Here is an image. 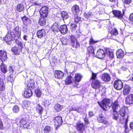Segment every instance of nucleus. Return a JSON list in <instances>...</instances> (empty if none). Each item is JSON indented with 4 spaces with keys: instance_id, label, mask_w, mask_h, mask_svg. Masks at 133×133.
Listing matches in <instances>:
<instances>
[{
    "instance_id": "1",
    "label": "nucleus",
    "mask_w": 133,
    "mask_h": 133,
    "mask_svg": "<svg viewBox=\"0 0 133 133\" xmlns=\"http://www.w3.org/2000/svg\"><path fill=\"white\" fill-rule=\"evenodd\" d=\"M100 107L104 110H107L109 109L112 106L113 111H116L119 107L117 102L115 101L112 103V101L109 99H103L101 103L98 102Z\"/></svg>"
},
{
    "instance_id": "2",
    "label": "nucleus",
    "mask_w": 133,
    "mask_h": 133,
    "mask_svg": "<svg viewBox=\"0 0 133 133\" xmlns=\"http://www.w3.org/2000/svg\"><path fill=\"white\" fill-rule=\"evenodd\" d=\"M16 45L12 47L11 49V51L16 55H18L20 54L22 52L23 48L22 43L17 41H15Z\"/></svg>"
},
{
    "instance_id": "3",
    "label": "nucleus",
    "mask_w": 133,
    "mask_h": 133,
    "mask_svg": "<svg viewBox=\"0 0 133 133\" xmlns=\"http://www.w3.org/2000/svg\"><path fill=\"white\" fill-rule=\"evenodd\" d=\"M21 31L19 30L18 26L14 27L12 30V32H11L10 34L12 36L14 39L15 41H18L17 39L20 37L21 36Z\"/></svg>"
},
{
    "instance_id": "4",
    "label": "nucleus",
    "mask_w": 133,
    "mask_h": 133,
    "mask_svg": "<svg viewBox=\"0 0 133 133\" xmlns=\"http://www.w3.org/2000/svg\"><path fill=\"white\" fill-rule=\"evenodd\" d=\"M128 110L126 107L122 108L119 111V113L120 115L122 117H123L127 115V118L125 119V125L126 126L127 125L128 122L129 121L128 117L127 112Z\"/></svg>"
},
{
    "instance_id": "5",
    "label": "nucleus",
    "mask_w": 133,
    "mask_h": 133,
    "mask_svg": "<svg viewBox=\"0 0 133 133\" xmlns=\"http://www.w3.org/2000/svg\"><path fill=\"white\" fill-rule=\"evenodd\" d=\"M48 8L46 6H42L39 11L41 17H47L48 14Z\"/></svg>"
},
{
    "instance_id": "6",
    "label": "nucleus",
    "mask_w": 133,
    "mask_h": 133,
    "mask_svg": "<svg viewBox=\"0 0 133 133\" xmlns=\"http://www.w3.org/2000/svg\"><path fill=\"white\" fill-rule=\"evenodd\" d=\"M70 38L71 45L73 47L77 48L79 47V44L74 35H71L70 36Z\"/></svg>"
},
{
    "instance_id": "7",
    "label": "nucleus",
    "mask_w": 133,
    "mask_h": 133,
    "mask_svg": "<svg viewBox=\"0 0 133 133\" xmlns=\"http://www.w3.org/2000/svg\"><path fill=\"white\" fill-rule=\"evenodd\" d=\"M27 88L32 89L36 88L34 80L30 78L27 81L26 83Z\"/></svg>"
},
{
    "instance_id": "8",
    "label": "nucleus",
    "mask_w": 133,
    "mask_h": 133,
    "mask_svg": "<svg viewBox=\"0 0 133 133\" xmlns=\"http://www.w3.org/2000/svg\"><path fill=\"white\" fill-rule=\"evenodd\" d=\"M114 85V88L117 90H120L123 87L122 82L119 80L115 81Z\"/></svg>"
},
{
    "instance_id": "9",
    "label": "nucleus",
    "mask_w": 133,
    "mask_h": 133,
    "mask_svg": "<svg viewBox=\"0 0 133 133\" xmlns=\"http://www.w3.org/2000/svg\"><path fill=\"white\" fill-rule=\"evenodd\" d=\"M7 53L6 51L0 50V60L3 63L7 61Z\"/></svg>"
},
{
    "instance_id": "10",
    "label": "nucleus",
    "mask_w": 133,
    "mask_h": 133,
    "mask_svg": "<svg viewBox=\"0 0 133 133\" xmlns=\"http://www.w3.org/2000/svg\"><path fill=\"white\" fill-rule=\"evenodd\" d=\"M112 12L115 16L120 19L122 18L124 14V11L122 13L120 11L118 10H114Z\"/></svg>"
},
{
    "instance_id": "11",
    "label": "nucleus",
    "mask_w": 133,
    "mask_h": 133,
    "mask_svg": "<svg viewBox=\"0 0 133 133\" xmlns=\"http://www.w3.org/2000/svg\"><path fill=\"white\" fill-rule=\"evenodd\" d=\"M46 32L43 29L38 30L36 33L37 36L38 38L42 39L45 36Z\"/></svg>"
},
{
    "instance_id": "12",
    "label": "nucleus",
    "mask_w": 133,
    "mask_h": 133,
    "mask_svg": "<svg viewBox=\"0 0 133 133\" xmlns=\"http://www.w3.org/2000/svg\"><path fill=\"white\" fill-rule=\"evenodd\" d=\"M82 76L80 74H75V79L73 81V82L77 85H78Z\"/></svg>"
},
{
    "instance_id": "13",
    "label": "nucleus",
    "mask_w": 133,
    "mask_h": 133,
    "mask_svg": "<svg viewBox=\"0 0 133 133\" xmlns=\"http://www.w3.org/2000/svg\"><path fill=\"white\" fill-rule=\"evenodd\" d=\"M21 19L23 23L26 25H30L31 24V20L27 17L24 15L21 17Z\"/></svg>"
},
{
    "instance_id": "14",
    "label": "nucleus",
    "mask_w": 133,
    "mask_h": 133,
    "mask_svg": "<svg viewBox=\"0 0 133 133\" xmlns=\"http://www.w3.org/2000/svg\"><path fill=\"white\" fill-rule=\"evenodd\" d=\"M105 54L104 51L102 49H98L96 53V57L99 58H103L105 56Z\"/></svg>"
},
{
    "instance_id": "15",
    "label": "nucleus",
    "mask_w": 133,
    "mask_h": 133,
    "mask_svg": "<svg viewBox=\"0 0 133 133\" xmlns=\"http://www.w3.org/2000/svg\"><path fill=\"white\" fill-rule=\"evenodd\" d=\"M101 82L99 80H95L93 81L91 84L92 87L94 89L99 88L101 86Z\"/></svg>"
},
{
    "instance_id": "16",
    "label": "nucleus",
    "mask_w": 133,
    "mask_h": 133,
    "mask_svg": "<svg viewBox=\"0 0 133 133\" xmlns=\"http://www.w3.org/2000/svg\"><path fill=\"white\" fill-rule=\"evenodd\" d=\"M32 94L33 93L31 89L27 88L25 89L24 93V96L25 98H29L32 96Z\"/></svg>"
},
{
    "instance_id": "17",
    "label": "nucleus",
    "mask_w": 133,
    "mask_h": 133,
    "mask_svg": "<svg viewBox=\"0 0 133 133\" xmlns=\"http://www.w3.org/2000/svg\"><path fill=\"white\" fill-rule=\"evenodd\" d=\"M101 79L105 82H108L110 81L111 78L109 74L107 73H104L101 76Z\"/></svg>"
},
{
    "instance_id": "18",
    "label": "nucleus",
    "mask_w": 133,
    "mask_h": 133,
    "mask_svg": "<svg viewBox=\"0 0 133 133\" xmlns=\"http://www.w3.org/2000/svg\"><path fill=\"white\" fill-rule=\"evenodd\" d=\"M97 120L99 123H103L105 124H109V123L107 121L105 118L102 114L99 115L98 117L97 118Z\"/></svg>"
},
{
    "instance_id": "19",
    "label": "nucleus",
    "mask_w": 133,
    "mask_h": 133,
    "mask_svg": "<svg viewBox=\"0 0 133 133\" xmlns=\"http://www.w3.org/2000/svg\"><path fill=\"white\" fill-rule=\"evenodd\" d=\"M125 102L129 104H133V94H130L126 97Z\"/></svg>"
},
{
    "instance_id": "20",
    "label": "nucleus",
    "mask_w": 133,
    "mask_h": 133,
    "mask_svg": "<svg viewBox=\"0 0 133 133\" xmlns=\"http://www.w3.org/2000/svg\"><path fill=\"white\" fill-rule=\"evenodd\" d=\"M130 87L128 85H125L124 87L123 91V95H126L129 94L130 92Z\"/></svg>"
},
{
    "instance_id": "21",
    "label": "nucleus",
    "mask_w": 133,
    "mask_h": 133,
    "mask_svg": "<svg viewBox=\"0 0 133 133\" xmlns=\"http://www.w3.org/2000/svg\"><path fill=\"white\" fill-rule=\"evenodd\" d=\"M35 108L36 111L39 115H41L43 111V107L39 104H37Z\"/></svg>"
},
{
    "instance_id": "22",
    "label": "nucleus",
    "mask_w": 133,
    "mask_h": 133,
    "mask_svg": "<svg viewBox=\"0 0 133 133\" xmlns=\"http://www.w3.org/2000/svg\"><path fill=\"white\" fill-rule=\"evenodd\" d=\"M71 11L74 14H77L79 12V6L77 5H73L71 8Z\"/></svg>"
},
{
    "instance_id": "23",
    "label": "nucleus",
    "mask_w": 133,
    "mask_h": 133,
    "mask_svg": "<svg viewBox=\"0 0 133 133\" xmlns=\"http://www.w3.org/2000/svg\"><path fill=\"white\" fill-rule=\"evenodd\" d=\"M59 30L63 34H66L68 31L67 26L65 25H61L60 27Z\"/></svg>"
},
{
    "instance_id": "24",
    "label": "nucleus",
    "mask_w": 133,
    "mask_h": 133,
    "mask_svg": "<svg viewBox=\"0 0 133 133\" xmlns=\"http://www.w3.org/2000/svg\"><path fill=\"white\" fill-rule=\"evenodd\" d=\"M2 78H3L2 79L1 78H0V91H4L5 90V84L3 81V79H5V75H3Z\"/></svg>"
},
{
    "instance_id": "25",
    "label": "nucleus",
    "mask_w": 133,
    "mask_h": 133,
    "mask_svg": "<svg viewBox=\"0 0 133 133\" xmlns=\"http://www.w3.org/2000/svg\"><path fill=\"white\" fill-rule=\"evenodd\" d=\"M116 54L117 58H121L124 57V52L121 49H118L116 52Z\"/></svg>"
},
{
    "instance_id": "26",
    "label": "nucleus",
    "mask_w": 133,
    "mask_h": 133,
    "mask_svg": "<svg viewBox=\"0 0 133 133\" xmlns=\"http://www.w3.org/2000/svg\"><path fill=\"white\" fill-rule=\"evenodd\" d=\"M0 68L1 72L4 74H5L7 72V66L3 63H2L0 65Z\"/></svg>"
},
{
    "instance_id": "27",
    "label": "nucleus",
    "mask_w": 133,
    "mask_h": 133,
    "mask_svg": "<svg viewBox=\"0 0 133 133\" xmlns=\"http://www.w3.org/2000/svg\"><path fill=\"white\" fill-rule=\"evenodd\" d=\"M76 128L79 131L81 132H83L85 128L83 124L79 123L77 125Z\"/></svg>"
},
{
    "instance_id": "28",
    "label": "nucleus",
    "mask_w": 133,
    "mask_h": 133,
    "mask_svg": "<svg viewBox=\"0 0 133 133\" xmlns=\"http://www.w3.org/2000/svg\"><path fill=\"white\" fill-rule=\"evenodd\" d=\"M45 17H41L39 19L38 23L39 25L41 26H43L46 24V19L45 18Z\"/></svg>"
},
{
    "instance_id": "29",
    "label": "nucleus",
    "mask_w": 133,
    "mask_h": 133,
    "mask_svg": "<svg viewBox=\"0 0 133 133\" xmlns=\"http://www.w3.org/2000/svg\"><path fill=\"white\" fill-rule=\"evenodd\" d=\"M12 36L9 35H7L5 36L3 38L4 40L8 43L9 42H11L12 40Z\"/></svg>"
},
{
    "instance_id": "30",
    "label": "nucleus",
    "mask_w": 133,
    "mask_h": 133,
    "mask_svg": "<svg viewBox=\"0 0 133 133\" xmlns=\"http://www.w3.org/2000/svg\"><path fill=\"white\" fill-rule=\"evenodd\" d=\"M17 10L19 12H21L24 10L23 5L22 4H18L16 6Z\"/></svg>"
},
{
    "instance_id": "31",
    "label": "nucleus",
    "mask_w": 133,
    "mask_h": 133,
    "mask_svg": "<svg viewBox=\"0 0 133 133\" xmlns=\"http://www.w3.org/2000/svg\"><path fill=\"white\" fill-rule=\"evenodd\" d=\"M52 130L51 127L49 125L45 126L43 130L44 133H50Z\"/></svg>"
},
{
    "instance_id": "32",
    "label": "nucleus",
    "mask_w": 133,
    "mask_h": 133,
    "mask_svg": "<svg viewBox=\"0 0 133 133\" xmlns=\"http://www.w3.org/2000/svg\"><path fill=\"white\" fill-rule=\"evenodd\" d=\"M51 29L52 31L55 32H58V25L57 23H55L52 25Z\"/></svg>"
},
{
    "instance_id": "33",
    "label": "nucleus",
    "mask_w": 133,
    "mask_h": 133,
    "mask_svg": "<svg viewBox=\"0 0 133 133\" xmlns=\"http://www.w3.org/2000/svg\"><path fill=\"white\" fill-rule=\"evenodd\" d=\"M72 76H68L66 79L65 81V84H71L72 82L71 80Z\"/></svg>"
},
{
    "instance_id": "34",
    "label": "nucleus",
    "mask_w": 133,
    "mask_h": 133,
    "mask_svg": "<svg viewBox=\"0 0 133 133\" xmlns=\"http://www.w3.org/2000/svg\"><path fill=\"white\" fill-rule=\"evenodd\" d=\"M12 110L14 113H17L19 111L20 108L18 106L15 105L13 107Z\"/></svg>"
},
{
    "instance_id": "35",
    "label": "nucleus",
    "mask_w": 133,
    "mask_h": 133,
    "mask_svg": "<svg viewBox=\"0 0 133 133\" xmlns=\"http://www.w3.org/2000/svg\"><path fill=\"white\" fill-rule=\"evenodd\" d=\"M30 104V102L27 100H24L23 101L22 106L25 108H28Z\"/></svg>"
},
{
    "instance_id": "36",
    "label": "nucleus",
    "mask_w": 133,
    "mask_h": 133,
    "mask_svg": "<svg viewBox=\"0 0 133 133\" xmlns=\"http://www.w3.org/2000/svg\"><path fill=\"white\" fill-rule=\"evenodd\" d=\"M28 121V119L26 117L22 118L19 121L20 125L22 126Z\"/></svg>"
},
{
    "instance_id": "37",
    "label": "nucleus",
    "mask_w": 133,
    "mask_h": 133,
    "mask_svg": "<svg viewBox=\"0 0 133 133\" xmlns=\"http://www.w3.org/2000/svg\"><path fill=\"white\" fill-rule=\"evenodd\" d=\"M61 15L63 19H66L68 18L69 16L67 13L65 11H63L61 13Z\"/></svg>"
},
{
    "instance_id": "38",
    "label": "nucleus",
    "mask_w": 133,
    "mask_h": 133,
    "mask_svg": "<svg viewBox=\"0 0 133 133\" xmlns=\"http://www.w3.org/2000/svg\"><path fill=\"white\" fill-rule=\"evenodd\" d=\"M54 122L55 126H56V129L57 130L58 126V116L56 117L54 119Z\"/></svg>"
},
{
    "instance_id": "39",
    "label": "nucleus",
    "mask_w": 133,
    "mask_h": 133,
    "mask_svg": "<svg viewBox=\"0 0 133 133\" xmlns=\"http://www.w3.org/2000/svg\"><path fill=\"white\" fill-rule=\"evenodd\" d=\"M90 55L93 54L94 52V50L93 47L92 46H89L87 49Z\"/></svg>"
},
{
    "instance_id": "40",
    "label": "nucleus",
    "mask_w": 133,
    "mask_h": 133,
    "mask_svg": "<svg viewBox=\"0 0 133 133\" xmlns=\"http://www.w3.org/2000/svg\"><path fill=\"white\" fill-rule=\"evenodd\" d=\"M35 93L37 97H40L41 96V92L39 89H37L35 90Z\"/></svg>"
},
{
    "instance_id": "41",
    "label": "nucleus",
    "mask_w": 133,
    "mask_h": 133,
    "mask_svg": "<svg viewBox=\"0 0 133 133\" xmlns=\"http://www.w3.org/2000/svg\"><path fill=\"white\" fill-rule=\"evenodd\" d=\"M113 119L117 120L118 118V115L116 111H113Z\"/></svg>"
},
{
    "instance_id": "42",
    "label": "nucleus",
    "mask_w": 133,
    "mask_h": 133,
    "mask_svg": "<svg viewBox=\"0 0 133 133\" xmlns=\"http://www.w3.org/2000/svg\"><path fill=\"white\" fill-rule=\"evenodd\" d=\"M84 17L87 19L89 18L92 16V13L91 12H89L88 13L85 12L84 14Z\"/></svg>"
},
{
    "instance_id": "43",
    "label": "nucleus",
    "mask_w": 133,
    "mask_h": 133,
    "mask_svg": "<svg viewBox=\"0 0 133 133\" xmlns=\"http://www.w3.org/2000/svg\"><path fill=\"white\" fill-rule=\"evenodd\" d=\"M105 50L106 51V53H107L108 52H109V57L111 58L114 57V53L112 52L109 51V49H106Z\"/></svg>"
},
{
    "instance_id": "44",
    "label": "nucleus",
    "mask_w": 133,
    "mask_h": 133,
    "mask_svg": "<svg viewBox=\"0 0 133 133\" xmlns=\"http://www.w3.org/2000/svg\"><path fill=\"white\" fill-rule=\"evenodd\" d=\"M110 33L112 35H116L118 34V32L116 29H112L110 32Z\"/></svg>"
},
{
    "instance_id": "45",
    "label": "nucleus",
    "mask_w": 133,
    "mask_h": 133,
    "mask_svg": "<svg viewBox=\"0 0 133 133\" xmlns=\"http://www.w3.org/2000/svg\"><path fill=\"white\" fill-rule=\"evenodd\" d=\"M22 126L23 129H28L30 126L29 123L27 121Z\"/></svg>"
},
{
    "instance_id": "46",
    "label": "nucleus",
    "mask_w": 133,
    "mask_h": 133,
    "mask_svg": "<svg viewBox=\"0 0 133 133\" xmlns=\"http://www.w3.org/2000/svg\"><path fill=\"white\" fill-rule=\"evenodd\" d=\"M97 73H94L93 72H92V76L91 78V79L93 80H96L95 79L96 77Z\"/></svg>"
},
{
    "instance_id": "47",
    "label": "nucleus",
    "mask_w": 133,
    "mask_h": 133,
    "mask_svg": "<svg viewBox=\"0 0 133 133\" xmlns=\"http://www.w3.org/2000/svg\"><path fill=\"white\" fill-rule=\"evenodd\" d=\"M61 41L62 44L63 45H66L68 42V40L65 38H62L61 39Z\"/></svg>"
},
{
    "instance_id": "48",
    "label": "nucleus",
    "mask_w": 133,
    "mask_h": 133,
    "mask_svg": "<svg viewBox=\"0 0 133 133\" xmlns=\"http://www.w3.org/2000/svg\"><path fill=\"white\" fill-rule=\"evenodd\" d=\"M100 92H102V94L105 93L106 92L105 88L104 87H100L99 88Z\"/></svg>"
},
{
    "instance_id": "49",
    "label": "nucleus",
    "mask_w": 133,
    "mask_h": 133,
    "mask_svg": "<svg viewBox=\"0 0 133 133\" xmlns=\"http://www.w3.org/2000/svg\"><path fill=\"white\" fill-rule=\"evenodd\" d=\"M81 20V18L77 15H76L75 17L74 21L75 22L78 23Z\"/></svg>"
},
{
    "instance_id": "50",
    "label": "nucleus",
    "mask_w": 133,
    "mask_h": 133,
    "mask_svg": "<svg viewBox=\"0 0 133 133\" xmlns=\"http://www.w3.org/2000/svg\"><path fill=\"white\" fill-rule=\"evenodd\" d=\"M9 69L10 74H11V75H13L14 71L13 67L11 66H10L9 67Z\"/></svg>"
},
{
    "instance_id": "51",
    "label": "nucleus",
    "mask_w": 133,
    "mask_h": 133,
    "mask_svg": "<svg viewBox=\"0 0 133 133\" xmlns=\"http://www.w3.org/2000/svg\"><path fill=\"white\" fill-rule=\"evenodd\" d=\"M8 80L9 81L12 83L14 81V77L12 76V75H11L10 74L8 78Z\"/></svg>"
},
{
    "instance_id": "52",
    "label": "nucleus",
    "mask_w": 133,
    "mask_h": 133,
    "mask_svg": "<svg viewBox=\"0 0 133 133\" xmlns=\"http://www.w3.org/2000/svg\"><path fill=\"white\" fill-rule=\"evenodd\" d=\"M77 28V25L76 24H73L71 25L70 27L71 29V30H75Z\"/></svg>"
},
{
    "instance_id": "53",
    "label": "nucleus",
    "mask_w": 133,
    "mask_h": 133,
    "mask_svg": "<svg viewBox=\"0 0 133 133\" xmlns=\"http://www.w3.org/2000/svg\"><path fill=\"white\" fill-rule=\"evenodd\" d=\"M64 73L62 71L59 70V79L62 78L64 76Z\"/></svg>"
},
{
    "instance_id": "54",
    "label": "nucleus",
    "mask_w": 133,
    "mask_h": 133,
    "mask_svg": "<svg viewBox=\"0 0 133 133\" xmlns=\"http://www.w3.org/2000/svg\"><path fill=\"white\" fill-rule=\"evenodd\" d=\"M76 111H77L78 112H83V109L81 107H78V108H76Z\"/></svg>"
},
{
    "instance_id": "55",
    "label": "nucleus",
    "mask_w": 133,
    "mask_h": 133,
    "mask_svg": "<svg viewBox=\"0 0 133 133\" xmlns=\"http://www.w3.org/2000/svg\"><path fill=\"white\" fill-rule=\"evenodd\" d=\"M97 42V41H94L92 38H91L90 39V44H94Z\"/></svg>"
},
{
    "instance_id": "56",
    "label": "nucleus",
    "mask_w": 133,
    "mask_h": 133,
    "mask_svg": "<svg viewBox=\"0 0 133 133\" xmlns=\"http://www.w3.org/2000/svg\"><path fill=\"white\" fill-rule=\"evenodd\" d=\"M124 2L126 4H129L131 2V0H124Z\"/></svg>"
},
{
    "instance_id": "57",
    "label": "nucleus",
    "mask_w": 133,
    "mask_h": 133,
    "mask_svg": "<svg viewBox=\"0 0 133 133\" xmlns=\"http://www.w3.org/2000/svg\"><path fill=\"white\" fill-rule=\"evenodd\" d=\"M54 108L55 110V112H58V104H56L54 107Z\"/></svg>"
},
{
    "instance_id": "58",
    "label": "nucleus",
    "mask_w": 133,
    "mask_h": 133,
    "mask_svg": "<svg viewBox=\"0 0 133 133\" xmlns=\"http://www.w3.org/2000/svg\"><path fill=\"white\" fill-rule=\"evenodd\" d=\"M129 19L131 22H133V13L131 14L129 16Z\"/></svg>"
},
{
    "instance_id": "59",
    "label": "nucleus",
    "mask_w": 133,
    "mask_h": 133,
    "mask_svg": "<svg viewBox=\"0 0 133 133\" xmlns=\"http://www.w3.org/2000/svg\"><path fill=\"white\" fill-rule=\"evenodd\" d=\"M84 115L85 116V117L84 119V122L87 124H89V121L88 120V119L86 117L87 115L86 114H84Z\"/></svg>"
},
{
    "instance_id": "60",
    "label": "nucleus",
    "mask_w": 133,
    "mask_h": 133,
    "mask_svg": "<svg viewBox=\"0 0 133 133\" xmlns=\"http://www.w3.org/2000/svg\"><path fill=\"white\" fill-rule=\"evenodd\" d=\"M54 75L55 77L57 78H58V70H56L55 71V72L54 73Z\"/></svg>"
},
{
    "instance_id": "61",
    "label": "nucleus",
    "mask_w": 133,
    "mask_h": 133,
    "mask_svg": "<svg viewBox=\"0 0 133 133\" xmlns=\"http://www.w3.org/2000/svg\"><path fill=\"white\" fill-rule=\"evenodd\" d=\"M3 122L1 121H0V130L3 129Z\"/></svg>"
},
{
    "instance_id": "62",
    "label": "nucleus",
    "mask_w": 133,
    "mask_h": 133,
    "mask_svg": "<svg viewBox=\"0 0 133 133\" xmlns=\"http://www.w3.org/2000/svg\"><path fill=\"white\" fill-rule=\"evenodd\" d=\"M89 117H91L93 115V114L92 112H89Z\"/></svg>"
},
{
    "instance_id": "63",
    "label": "nucleus",
    "mask_w": 133,
    "mask_h": 133,
    "mask_svg": "<svg viewBox=\"0 0 133 133\" xmlns=\"http://www.w3.org/2000/svg\"><path fill=\"white\" fill-rule=\"evenodd\" d=\"M58 118H59V120H60V121L61 122V123L59 124H60V125H61L62 124V122H63L62 118L61 117H59V116Z\"/></svg>"
},
{
    "instance_id": "64",
    "label": "nucleus",
    "mask_w": 133,
    "mask_h": 133,
    "mask_svg": "<svg viewBox=\"0 0 133 133\" xmlns=\"http://www.w3.org/2000/svg\"><path fill=\"white\" fill-rule=\"evenodd\" d=\"M130 127L132 129H133V122H131L130 124Z\"/></svg>"
}]
</instances>
